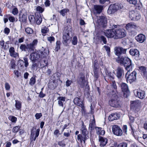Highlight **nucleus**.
I'll return each mask as SVG.
<instances>
[{
    "mask_svg": "<svg viewBox=\"0 0 147 147\" xmlns=\"http://www.w3.org/2000/svg\"><path fill=\"white\" fill-rule=\"evenodd\" d=\"M118 62L121 65H123L126 70L128 72L132 70L131 61L130 59L128 57L122 56L120 59L118 60Z\"/></svg>",
    "mask_w": 147,
    "mask_h": 147,
    "instance_id": "f257e3e1",
    "label": "nucleus"
},
{
    "mask_svg": "<svg viewBox=\"0 0 147 147\" xmlns=\"http://www.w3.org/2000/svg\"><path fill=\"white\" fill-rule=\"evenodd\" d=\"M71 32L70 30L67 28H65L63 31V43L66 46L68 45L71 41V38L69 36V33Z\"/></svg>",
    "mask_w": 147,
    "mask_h": 147,
    "instance_id": "f03ea898",
    "label": "nucleus"
},
{
    "mask_svg": "<svg viewBox=\"0 0 147 147\" xmlns=\"http://www.w3.org/2000/svg\"><path fill=\"white\" fill-rule=\"evenodd\" d=\"M117 26L111 24H110L109 28H111V29L107 30L105 31L104 33L105 36L108 38H113L115 39V28H117Z\"/></svg>",
    "mask_w": 147,
    "mask_h": 147,
    "instance_id": "7ed1b4c3",
    "label": "nucleus"
},
{
    "mask_svg": "<svg viewBox=\"0 0 147 147\" xmlns=\"http://www.w3.org/2000/svg\"><path fill=\"white\" fill-rule=\"evenodd\" d=\"M97 23L101 27H105L107 24V19L104 15L97 17Z\"/></svg>",
    "mask_w": 147,
    "mask_h": 147,
    "instance_id": "20e7f679",
    "label": "nucleus"
},
{
    "mask_svg": "<svg viewBox=\"0 0 147 147\" xmlns=\"http://www.w3.org/2000/svg\"><path fill=\"white\" fill-rule=\"evenodd\" d=\"M115 39H120L125 37L126 35V31L123 29L115 28Z\"/></svg>",
    "mask_w": 147,
    "mask_h": 147,
    "instance_id": "39448f33",
    "label": "nucleus"
},
{
    "mask_svg": "<svg viewBox=\"0 0 147 147\" xmlns=\"http://www.w3.org/2000/svg\"><path fill=\"white\" fill-rule=\"evenodd\" d=\"M129 72H127L125 75V77L126 78L127 81V82L131 83L133 82L136 79V72L134 71L130 74H128Z\"/></svg>",
    "mask_w": 147,
    "mask_h": 147,
    "instance_id": "423d86ee",
    "label": "nucleus"
},
{
    "mask_svg": "<svg viewBox=\"0 0 147 147\" xmlns=\"http://www.w3.org/2000/svg\"><path fill=\"white\" fill-rule=\"evenodd\" d=\"M127 50V49H124L122 47H116L115 48V53L118 56V59H120L122 56H121L122 54L126 53Z\"/></svg>",
    "mask_w": 147,
    "mask_h": 147,
    "instance_id": "0eeeda50",
    "label": "nucleus"
},
{
    "mask_svg": "<svg viewBox=\"0 0 147 147\" xmlns=\"http://www.w3.org/2000/svg\"><path fill=\"white\" fill-rule=\"evenodd\" d=\"M40 59L38 51L31 53L30 55V59L32 62H39Z\"/></svg>",
    "mask_w": 147,
    "mask_h": 147,
    "instance_id": "6e6552de",
    "label": "nucleus"
},
{
    "mask_svg": "<svg viewBox=\"0 0 147 147\" xmlns=\"http://www.w3.org/2000/svg\"><path fill=\"white\" fill-rule=\"evenodd\" d=\"M113 133L117 136H121L123 135V132L120 127L117 125H114L112 128Z\"/></svg>",
    "mask_w": 147,
    "mask_h": 147,
    "instance_id": "1a4fd4ad",
    "label": "nucleus"
},
{
    "mask_svg": "<svg viewBox=\"0 0 147 147\" xmlns=\"http://www.w3.org/2000/svg\"><path fill=\"white\" fill-rule=\"evenodd\" d=\"M124 75V71L123 69L120 67H118L116 70V75L119 81L123 78Z\"/></svg>",
    "mask_w": 147,
    "mask_h": 147,
    "instance_id": "9d476101",
    "label": "nucleus"
},
{
    "mask_svg": "<svg viewBox=\"0 0 147 147\" xmlns=\"http://www.w3.org/2000/svg\"><path fill=\"white\" fill-rule=\"evenodd\" d=\"M38 52L39 53L40 57L41 59L46 58L49 53L48 49L47 48H44L43 47H42V49L39 51H38Z\"/></svg>",
    "mask_w": 147,
    "mask_h": 147,
    "instance_id": "9b49d317",
    "label": "nucleus"
},
{
    "mask_svg": "<svg viewBox=\"0 0 147 147\" xmlns=\"http://www.w3.org/2000/svg\"><path fill=\"white\" fill-rule=\"evenodd\" d=\"M27 13L26 12H21L19 15V20L21 23H26L27 20Z\"/></svg>",
    "mask_w": 147,
    "mask_h": 147,
    "instance_id": "f8f14e48",
    "label": "nucleus"
},
{
    "mask_svg": "<svg viewBox=\"0 0 147 147\" xmlns=\"http://www.w3.org/2000/svg\"><path fill=\"white\" fill-rule=\"evenodd\" d=\"M111 88L110 92H111L113 95L117 93V86L115 80H111Z\"/></svg>",
    "mask_w": 147,
    "mask_h": 147,
    "instance_id": "ddd939ff",
    "label": "nucleus"
},
{
    "mask_svg": "<svg viewBox=\"0 0 147 147\" xmlns=\"http://www.w3.org/2000/svg\"><path fill=\"white\" fill-rule=\"evenodd\" d=\"M119 8V7L117 4L111 5L109 7L107 11L108 13L109 14H111L114 13Z\"/></svg>",
    "mask_w": 147,
    "mask_h": 147,
    "instance_id": "4468645a",
    "label": "nucleus"
},
{
    "mask_svg": "<svg viewBox=\"0 0 147 147\" xmlns=\"http://www.w3.org/2000/svg\"><path fill=\"white\" fill-rule=\"evenodd\" d=\"M93 71L94 73V76L96 78V80H97L99 76L98 67V64L96 63L95 62H94L93 63Z\"/></svg>",
    "mask_w": 147,
    "mask_h": 147,
    "instance_id": "2eb2a0df",
    "label": "nucleus"
},
{
    "mask_svg": "<svg viewBox=\"0 0 147 147\" xmlns=\"http://www.w3.org/2000/svg\"><path fill=\"white\" fill-rule=\"evenodd\" d=\"M140 71L145 79H147V68L144 66H140L139 67Z\"/></svg>",
    "mask_w": 147,
    "mask_h": 147,
    "instance_id": "dca6fc26",
    "label": "nucleus"
},
{
    "mask_svg": "<svg viewBox=\"0 0 147 147\" xmlns=\"http://www.w3.org/2000/svg\"><path fill=\"white\" fill-rule=\"evenodd\" d=\"M9 52L10 55L12 57L16 58L19 57L18 53L15 52L13 47H11L9 48Z\"/></svg>",
    "mask_w": 147,
    "mask_h": 147,
    "instance_id": "f3484780",
    "label": "nucleus"
},
{
    "mask_svg": "<svg viewBox=\"0 0 147 147\" xmlns=\"http://www.w3.org/2000/svg\"><path fill=\"white\" fill-rule=\"evenodd\" d=\"M135 39L138 42L142 43L146 40V37L143 34H140L136 36Z\"/></svg>",
    "mask_w": 147,
    "mask_h": 147,
    "instance_id": "a211bd4d",
    "label": "nucleus"
},
{
    "mask_svg": "<svg viewBox=\"0 0 147 147\" xmlns=\"http://www.w3.org/2000/svg\"><path fill=\"white\" fill-rule=\"evenodd\" d=\"M103 9V6L101 5H95L94 6V13L100 14Z\"/></svg>",
    "mask_w": 147,
    "mask_h": 147,
    "instance_id": "6ab92c4d",
    "label": "nucleus"
},
{
    "mask_svg": "<svg viewBox=\"0 0 147 147\" xmlns=\"http://www.w3.org/2000/svg\"><path fill=\"white\" fill-rule=\"evenodd\" d=\"M36 22L37 25H40L42 21V15L40 13L36 12L35 13Z\"/></svg>",
    "mask_w": 147,
    "mask_h": 147,
    "instance_id": "aec40b11",
    "label": "nucleus"
},
{
    "mask_svg": "<svg viewBox=\"0 0 147 147\" xmlns=\"http://www.w3.org/2000/svg\"><path fill=\"white\" fill-rule=\"evenodd\" d=\"M74 102L75 104L80 107L82 109H84V105L80 98H75L74 100Z\"/></svg>",
    "mask_w": 147,
    "mask_h": 147,
    "instance_id": "412c9836",
    "label": "nucleus"
},
{
    "mask_svg": "<svg viewBox=\"0 0 147 147\" xmlns=\"http://www.w3.org/2000/svg\"><path fill=\"white\" fill-rule=\"evenodd\" d=\"M136 96L140 99H143L145 97V92L141 90H137L136 92Z\"/></svg>",
    "mask_w": 147,
    "mask_h": 147,
    "instance_id": "4be33fe9",
    "label": "nucleus"
},
{
    "mask_svg": "<svg viewBox=\"0 0 147 147\" xmlns=\"http://www.w3.org/2000/svg\"><path fill=\"white\" fill-rule=\"evenodd\" d=\"M119 117V115L117 113H113L109 116L108 119L109 121H112L118 119Z\"/></svg>",
    "mask_w": 147,
    "mask_h": 147,
    "instance_id": "5701e85b",
    "label": "nucleus"
},
{
    "mask_svg": "<svg viewBox=\"0 0 147 147\" xmlns=\"http://www.w3.org/2000/svg\"><path fill=\"white\" fill-rule=\"evenodd\" d=\"M131 104V108L136 110L139 107L140 103L138 100L132 101Z\"/></svg>",
    "mask_w": 147,
    "mask_h": 147,
    "instance_id": "b1692460",
    "label": "nucleus"
},
{
    "mask_svg": "<svg viewBox=\"0 0 147 147\" xmlns=\"http://www.w3.org/2000/svg\"><path fill=\"white\" fill-rule=\"evenodd\" d=\"M129 53L131 55L137 57H138L140 55L139 51L136 49H130L129 51Z\"/></svg>",
    "mask_w": 147,
    "mask_h": 147,
    "instance_id": "393cba45",
    "label": "nucleus"
},
{
    "mask_svg": "<svg viewBox=\"0 0 147 147\" xmlns=\"http://www.w3.org/2000/svg\"><path fill=\"white\" fill-rule=\"evenodd\" d=\"M121 87L122 91L123 92L124 95L129 92L128 87L127 85L125 83H122L121 84Z\"/></svg>",
    "mask_w": 147,
    "mask_h": 147,
    "instance_id": "a878e982",
    "label": "nucleus"
},
{
    "mask_svg": "<svg viewBox=\"0 0 147 147\" xmlns=\"http://www.w3.org/2000/svg\"><path fill=\"white\" fill-rule=\"evenodd\" d=\"M98 140L100 142V146H105L107 143V139L102 137H99Z\"/></svg>",
    "mask_w": 147,
    "mask_h": 147,
    "instance_id": "bb28decb",
    "label": "nucleus"
},
{
    "mask_svg": "<svg viewBox=\"0 0 147 147\" xmlns=\"http://www.w3.org/2000/svg\"><path fill=\"white\" fill-rule=\"evenodd\" d=\"M109 105L111 107H117L119 105L118 102L117 100L111 99L109 102Z\"/></svg>",
    "mask_w": 147,
    "mask_h": 147,
    "instance_id": "cd10ccee",
    "label": "nucleus"
},
{
    "mask_svg": "<svg viewBox=\"0 0 147 147\" xmlns=\"http://www.w3.org/2000/svg\"><path fill=\"white\" fill-rule=\"evenodd\" d=\"M82 128L81 129V131L82 132V134L84 136H87L88 134V132L87 131V129L86 128V127L84 125V122L83 121H82Z\"/></svg>",
    "mask_w": 147,
    "mask_h": 147,
    "instance_id": "c85d7f7f",
    "label": "nucleus"
},
{
    "mask_svg": "<svg viewBox=\"0 0 147 147\" xmlns=\"http://www.w3.org/2000/svg\"><path fill=\"white\" fill-rule=\"evenodd\" d=\"M106 74L107 76L105 77V79L106 80L107 77L108 79L110 80L111 81V80H114V77L111 72L107 71Z\"/></svg>",
    "mask_w": 147,
    "mask_h": 147,
    "instance_id": "c756f323",
    "label": "nucleus"
},
{
    "mask_svg": "<svg viewBox=\"0 0 147 147\" xmlns=\"http://www.w3.org/2000/svg\"><path fill=\"white\" fill-rule=\"evenodd\" d=\"M78 83L80 85L81 87H83L85 84V81L84 78L83 77H81L78 80Z\"/></svg>",
    "mask_w": 147,
    "mask_h": 147,
    "instance_id": "7c9ffc66",
    "label": "nucleus"
},
{
    "mask_svg": "<svg viewBox=\"0 0 147 147\" xmlns=\"http://www.w3.org/2000/svg\"><path fill=\"white\" fill-rule=\"evenodd\" d=\"M28 19L30 24H33L36 23L35 16L34 15H30L28 17Z\"/></svg>",
    "mask_w": 147,
    "mask_h": 147,
    "instance_id": "2f4dec72",
    "label": "nucleus"
},
{
    "mask_svg": "<svg viewBox=\"0 0 147 147\" xmlns=\"http://www.w3.org/2000/svg\"><path fill=\"white\" fill-rule=\"evenodd\" d=\"M136 13L134 10L131 11L129 12V17L131 20L134 18L137 19V16H135Z\"/></svg>",
    "mask_w": 147,
    "mask_h": 147,
    "instance_id": "473e14b6",
    "label": "nucleus"
},
{
    "mask_svg": "<svg viewBox=\"0 0 147 147\" xmlns=\"http://www.w3.org/2000/svg\"><path fill=\"white\" fill-rule=\"evenodd\" d=\"M136 27V26L134 23H130L127 24L125 26L127 30L129 28H135Z\"/></svg>",
    "mask_w": 147,
    "mask_h": 147,
    "instance_id": "72a5a7b5",
    "label": "nucleus"
},
{
    "mask_svg": "<svg viewBox=\"0 0 147 147\" xmlns=\"http://www.w3.org/2000/svg\"><path fill=\"white\" fill-rule=\"evenodd\" d=\"M15 106L16 109L17 110H20L22 107L21 102L17 100H15Z\"/></svg>",
    "mask_w": 147,
    "mask_h": 147,
    "instance_id": "f704fd0d",
    "label": "nucleus"
},
{
    "mask_svg": "<svg viewBox=\"0 0 147 147\" xmlns=\"http://www.w3.org/2000/svg\"><path fill=\"white\" fill-rule=\"evenodd\" d=\"M127 1L129 2L130 4H133L134 5H136V7H141V4H138L137 3V0H127Z\"/></svg>",
    "mask_w": 147,
    "mask_h": 147,
    "instance_id": "c9c22d12",
    "label": "nucleus"
},
{
    "mask_svg": "<svg viewBox=\"0 0 147 147\" xmlns=\"http://www.w3.org/2000/svg\"><path fill=\"white\" fill-rule=\"evenodd\" d=\"M18 66L19 68L22 69L24 68V61L20 59L18 62Z\"/></svg>",
    "mask_w": 147,
    "mask_h": 147,
    "instance_id": "e433bc0d",
    "label": "nucleus"
},
{
    "mask_svg": "<svg viewBox=\"0 0 147 147\" xmlns=\"http://www.w3.org/2000/svg\"><path fill=\"white\" fill-rule=\"evenodd\" d=\"M39 62H32V65L31 67L34 70L35 69H37V67H38V66Z\"/></svg>",
    "mask_w": 147,
    "mask_h": 147,
    "instance_id": "4c0bfd02",
    "label": "nucleus"
},
{
    "mask_svg": "<svg viewBox=\"0 0 147 147\" xmlns=\"http://www.w3.org/2000/svg\"><path fill=\"white\" fill-rule=\"evenodd\" d=\"M60 76V73L58 72H56L52 76V77H53L54 80L55 79L58 80L59 79Z\"/></svg>",
    "mask_w": 147,
    "mask_h": 147,
    "instance_id": "58836bf2",
    "label": "nucleus"
},
{
    "mask_svg": "<svg viewBox=\"0 0 147 147\" xmlns=\"http://www.w3.org/2000/svg\"><path fill=\"white\" fill-rule=\"evenodd\" d=\"M36 10L37 11L36 12L41 14L44 11V9L41 7L38 6L36 7Z\"/></svg>",
    "mask_w": 147,
    "mask_h": 147,
    "instance_id": "ea45409f",
    "label": "nucleus"
},
{
    "mask_svg": "<svg viewBox=\"0 0 147 147\" xmlns=\"http://www.w3.org/2000/svg\"><path fill=\"white\" fill-rule=\"evenodd\" d=\"M36 81L35 78L34 77H32L30 79L29 84L31 86H32L35 84Z\"/></svg>",
    "mask_w": 147,
    "mask_h": 147,
    "instance_id": "a19ab883",
    "label": "nucleus"
},
{
    "mask_svg": "<svg viewBox=\"0 0 147 147\" xmlns=\"http://www.w3.org/2000/svg\"><path fill=\"white\" fill-rule=\"evenodd\" d=\"M8 118L12 122L16 123L17 120V118L15 117L12 115L9 116Z\"/></svg>",
    "mask_w": 147,
    "mask_h": 147,
    "instance_id": "79ce46f5",
    "label": "nucleus"
},
{
    "mask_svg": "<svg viewBox=\"0 0 147 147\" xmlns=\"http://www.w3.org/2000/svg\"><path fill=\"white\" fill-rule=\"evenodd\" d=\"M69 11L68 9H64L61 10L59 12L63 16H65V13L68 12Z\"/></svg>",
    "mask_w": 147,
    "mask_h": 147,
    "instance_id": "37998d69",
    "label": "nucleus"
},
{
    "mask_svg": "<svg viewBox=\"0 0 147 147\" xmlns=\"http://www.w3.org/2000/svg\"><path fill=\"white\" fill-rule=\"evenodd\" d=\"M28 50L30 51H34L35 47L31 43L27 45Z\"/></svg>",
    "mask_w": 147,
    "mask_h": 147,
    "instance_id": "c03bdc74",
    "label": "nucleus"
},
{
    "mask_svg": "<svg viewBox=\"0 0 147 147\" xmlns=\"http://www.w3.org/2000/svg\"><path fill=\"white\" fill-rule=\"evenodd\" d=\"M25 31L26 33L29 34H32L33 33V30L30 27H27L25 29Z\"/></svg>",
    "mask_w": 147,
    "mask_h": 147,
    "instance_id": "a18cd8bd",
    "label": "nucleus"
},
{
    "mask_svg": "<svg viewBox=\"0 0 147 147\" xmlns=\"http://www.w3.org/2000/svg\"><path fill=\"white\" fill-rule=\"evenodd\" d=\"M27 47V45H26L25 44H22L20 45V48L22 51H26L27 50H28Z\"/></svg>",
    "mask_w": 147,
    "mask_h": 147,
    "instance_id": "49530a36",
    "label": "nucleus"
},
{
    "mask_svg": "<svg viewBox=\"0 0 147 147\" xmlns=\"http://www.w3.org/2000/svg\"><path fill=\"white\" fill-rule=\"evenodd\" d=\"M20 126L19 125L14 127L12 129L13 132L17 133L20 129Z\"/></svg>",
    "mask_w": 147,
    "mask_h": 147,
    "instance_id": "de8ad7c7",
    "label": "nucleus"
},
{
    "mask_svg": "<svg viewBox=\"0 0 147 147\" xmlns=\"http://www.w3.org/2000/svg\"><path fill=\"white\" fill-rule=\"evenodd\" d=\"M24 60V66L25 67H27L29 65V63L28 61V59L26 57H24L23 58Z\"/></svg>",
    "mask_w": 147,
    "mask_h": 147,
    "instance_id": "09e8293b",
    "label": "nucleus"
},
{
    "mask_svg": "<svg viewBox=\"0 0 147 147\" xmlns=\"http://www.w3.org/2000/svg\"><path fill=\"white\" fill-rule=\"evenodd\" d=\"M9 15H7L4 16L5 17L8 18L9 21L12 22H14L15 21V18L13 16L9 17Z\"/></svg>",
    "mask_w": 147,
    "mask_h": 147,
    "instance_id": "8fccbe9b",
    "label": "nucleus"
},
{
    "mask_svg": "<svg viewBox=\"0 0 147 147\" xmlns=\"http://www.w3.org/2000/svg\"><path fill=\"white\" fill-rule=\"evenodd\" d=\"M77 38L76 36H74L73 38L72 41V44L74 45H77Z\"/></svg>",
    "mask_w": 147,
    "mask_h": 147,
    "instance_id": "3c124183",
    "label": "nucleus"
},
{
    "mask_svg": "<svg viewBox=\"0 0 147 147\" xmlns=\"http://www.w3.org/2000/svg\"><path fill=\"white\" fill-rule=\"evenodd\" d=\"M58 144L60 146L63 147L66 145L65 142V141L63 140L60 141H59L58 142Z\"/></svg>",
    "mask_w": 147,
    "mask_h": 147,
    "instance_id": "603ef678",
    "label": "nucleus"
},
{
    "mask_svg": "<svg viewBox=\"0 0 147 147\" xmlns=\"http://www.w3.org/2000/svg\"><path fill=\"white\" fill-rule=\"evenodd\" d=\"M99 39L102 41L104 44H106L107 41L106 38L104 36H101L99 37Z\"/></svg>",
    "mask_w": 147,
    "mask_h": 147,
    "instance_id": "864d4df0",
    "label": "nucleus"
},
{
    "mask_svg": "<svg viewBox=\"0 0 147 147\" xmlns=\"http://www.w3.org/2000/svg\"><path fill=\"white\" fill-rule=\"evenodd\" d=\"M49 30L48 28L45 26L41 29V32L43 34H45L47 33L48 32Z\"/></svg>",
    "mask_w": 147,
    "mask_h": 147,
    "instance_id": "5fc2aeb1",
    "label": "nucleus"
},
{
    "mask_svg": "<svg viewBox=\"0 0 147 147\" xmlns=\"http://www.w3.org/2000/svg\"><path fill=\"white\" fill-rule=\"evenodd\" d=\"M123 132L124 134L127 135V126L126 125H123L122 127Z\"/></svg>",
    "mask_w": 147,
    "mask_h": 147,
    "instance_id": "6e6d98bb",
    "label": "nucleus"
},
{
    "mask_svg": "<svg viewBox=\"0 0 147 147\" xmlns=\"http://www.w3.org/2000/svg\"><path fill=\"white\" fill-rule=\"evenodd\" d=\"M60 41H57L56 42V45L55 49L57 51L60 49Z\"/></svg>",
    "mask_w": 147,
    "mask_h": 147,
    "instance_id": "4d7b16f0",
    "label": "nucleus"
},
{
    "mask_svg": "<svg viewBox=\"0 0 147 147\" xmlns=\"http://www.w3.org/2000/svg\"><path fill=\"white\" fill-rule=\"evenodd\" d=\"M104 47L105 48L106 51L107 52L108 55L109 56L110 52V49L109 47L107 45H105Z\"/></svg>",
    "mask_w": 147,
    "mask_h": 147,
    "instance_id": "13d9d810",
    "label": "nucleus"
},
{
    "mask_svg": "<svg viewBox=\"0 0 147 147\" xmlns=\"http://www.w3.org/2000/svg\"><path fill=\"white\" fill-rule=\"evenodd\" d=\"M71 133V130H67V132H64L63 133V135L64 136L68 137L70 136V133Z\"/></svg>",
    "mask_w": 147,
    "mask_h": 147,
    "instance_id": "bf43d9fd",
    "label": "nucleus"
},
{
    "mask_svg": "<svg viewBox=\"0 0 147 147\" xmlns=\"http://www.w3.org/2000/svg\"><path fill=\"white\" fill-rule=\"evenodd\" d=\"M10 65H11V68H15L16 65L14 60H12L11 61L10 63Z\"/></svg>",
    "mask_w": 147,
    "mask_h": 147,
    "instance_id": "052dcab7",
    "label": "nucleus"
},
{
    "mask_svg": "<svg viewBox=\"0 0 147 147\" xmlns=\"http://www.w3.org/2000/svg\"><path fill=\"white\" fill-rule=\"evenodd\" d=\"M117 147H127V144L125 142L121 143L118 145Z\"/></svg>",
    "mask_w": 147,
    "mask_h": 147,
    "instance_id": "680f3d73",
    "label": "nucleus"
},
{
    "mask_svg": "<svg viewBox=\"0 0 147 147\" xmlns=\"http://www.w3.org/2000/svg\"><path fill=\"white\" fill-rule=\"evenodd\" d=\"M95 121H91L89 124V127L91 128V129L94 128L95 125Z\"/></svg>",
    "mask_w": 147,
    "mask_h": 147,
    "instance_id": "e2e57ef3",
    "label": "nucleus"
},
{
    "mask_svg": "<svg viewBox=\"0 0 147 147\" xmlns=\"http://www.w3.org/2000/svg\"><path fill=\"white\" fill-rule=\"evenodd\" d=\"M12 13L14 15H16L18 13V9L17 8H15L12 10Z\"/></svg>",
    "mask_w": 147,
    "mask_h": 147,
    "instance_id": "0e129e2a",
    "label": "nucleus"
},
{
    "mask_svg": "<svg viewBox=\"0 0 147 147\" xmlns=\"http://www.w3.org/2000/svg\"><path fill=\"white\" fill-rule=\"evenodd\" d=\"M42 116V114L41 113H36L35 115V116L36 117V118L37 119H40L41 117Z\"/></svg>",
    "mask_w": 147,
    "mask_h": 147,
    "instance_id": "69168bd1",
    "label": "nucleus"
},
{
    "mask_svg": "<svg viewBox=\"0 0 147 147\" xmlns=\"http://www.w3.org/2000/svg\"><path fill=\"white\" fill-rule=\"evenodd\" d=\"M72 82V80H67L66 82V85L67 87H68L71 84V83Z\"/></svg>",
    "mask_w": 147,
    "mask_h": 147,
    "instance_id": "338daca9",
    "label": "nucleus"
},
{
    "mask_svg": "<svg viewBox=\"0 0 147 147\" xmlns=\"http://www.w3.org/2000/svg\"><path fill=\"white\" fill-rule=\"evenodd\" d=\"M45 4L46 7H49L50 5V1L49 0H46L45 3Z\"/></svg>",
    "mask_w": 147,
    "mask_h": 147,
    "instance_id": "774afa93",
    "label": "nucleus"
}]
</instances>
